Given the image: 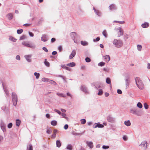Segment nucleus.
Instances as JSON below:
<instances>
[{
	"label": "nucleus",
	"mask_w": 150,
	"mask_h": 150,
	"mask_svg": "<svg viewBox=\"0 0 150 150\" xmlns=\"http://www.w3.org/2000/svg\"><path fill=\"white\" fill-rule=\"evenodd\" d=\"M16 59L18 60H20L21 59L19 55H17L16 57Z\"/></svg>",
	"instance_id": "nucleus-60"
},
{
	"label": "nucleus",
	"mask_w": 150,
	"mask_h": 150,
	"mask_svg": "<svg viewBox=\"0 0 150 150\" xmlns=\"http://www.w3.org/2000/svg\"><path fill=\"white\" fill-rule=\"evenodd\" d=\"M48 40L49 37L47 35L45 34H43L42 35L41 38V40L42 41L46 42Z\"/></svg>",
	"instance_id": "nucleus-7"
},
{
	"label": "nucleus",
	"mask_w": 150,
	"mask_h": 150,
	"mask_svg": "<svg viewBox=\"0 0 150 150\" xmlns=\"http://www.w3.org/2000/svg\"><path fill=\"white\" fill-rule=\"evenodd\" d=\"M31 57V55H25L24 56V57L26 60L28 62H31V60L30 59Z\"/></svg>",
	"instance_id": "nucleus-15"
},
{
	"label": "nucleus",
	"mask_w": 150,
	"mask_h": 150,
	"mask_svg": "<svg viewBox=\"0 0 150 150\" xmlns=\"http://www.w3.org/2000/svg\"><path fill=\"white\" fill-rule=\"evenodd\" d=\"M106 82L107 84H111V80L108 77L106 79Z\"/></svg>",
	"instance_id": "nucleus-31"
},
{
	"label": "nucleus",
	"mask_w": 150,
	"mask_h": 150,
	"mask_svg": "<svg viewBox=\"0 0 150 150\" xmlns=\"http://www.w3.org/2000/svg\"><path fill=\"white\" fill-rule=\"evenodd\" d=\"M93 128H103L104 127V125L101 124H100L99 122L97 123H95L93 125Z\"/></svg>",
	"instance_id": "nucleus-8"
},
{
	"label": "nucleus",
	"mask_w": 150,
	"mask_h": 150,
	"mask_svg": "<svg viewBox=\"0 0 150 150\" xmlns=\"http://www.w3.org/2000/svg\"><path fill=\"white\" fill-rule=\"evenodd\" d=\"M76 65L75 63L74 62H70L67 64L66 66L70 67H73Z\"/></svg>",
	"instance_id": "nucleus-19"
},
{
	"label": "nucleus",
	"mask_w": 150,
	"mask_h": 150,
	"mask_svg": "<svg viewBox=\"0 0 150 150\" xmlns=\"http://www.w3.org/2000/svg\"><path fill=\"white\" fill-rule=\"evenodd\" d=\"M12 100L14 106H16L18 101L17 96L15 93H13L12 94Z\"/></svg>",
	"instance_id": "nucleus-4"
},
{
	"label": "nucleus",
	"mask_w": 150,
	"mask_h": 150,
	"mask_svg": "<svg viewBox=\"0 0 150 150\" xmlns=\"http://www.w3.org/2000/svg\"><path fill=\"white\" fill-rule=\"evenodd\" d=\"M76 34L75 32H72L70 33V35L71 38L74 39V41L75 42L74 39H75V37L76 36Z\"/></svg>",
	"instance_id": "nucleus-22"
},
{
	"label": "nucleus",
	"mask_w": 150,
	"mask_h": 150,
	"mask_svg": "<svg viewBox=\"0 0 150 150\" xmlns=\"http://www.w3.org/2000/svg\"><path fill=\"white\" fill-rule=\"evenodd\" d=\"M113 44L115 45L116 47L119 48L122 45V41L120 40H117L116 39H115L113 42Z\"/></svg>",
	"instance_id": "nucleus-2"
},
{
	"label": "nucleus",
	"mask_w": 150,
	"mask_h": 150,
	"mask_svg": "<svg viewBox=\"0 0 150 150\" xmlns=\"http://www.w3.org/2000/svg\"><path fill=\"white\" fill-rule=\"evenodd\" d=\"M67 149L69 150H71L72 149V146L71 144H68L67 147Z\"/></svg>",
	"instance_id": "nucleus-37"
},
{
	"label": "nucleus",
	"mask_w": 150,
	"mask_h": 150,
	"mask_svg": "<svg viewBox=\"0 0 150 150\" xmlns=\"http://www.w3.org/2000/svg\"><path fill=\"white\" fill-rule=\"evenodd\" d=\"M58 50L59 52H61L62 50V47L61 46H59L58 47Z\"/></svg>",
	"instance_id": "nucleus-58"
},
{
	"label": "nucleus",
	"mask_w": 150,
	"mask_h": 150,
	"mask_svg": "<svg viewBox=\"0 0 150 150\" xmlns=\"http://www.w3.org/2000/svg\"><path fill=\"white\" fill-rule=\"evenodd\" d=\"M126 82V88H128L129 86V83L128 82V78H126L125 79Z\"/></svg>",
	"instance_id": "nucleus-33"
},
{
	"label": "nucleus",
	"mask_w": 150,
	"mask_h": 150,
	"mask_svg": "<svg viewBox=\"0 0 150 150\" xmlns=\"http://www.w3.org/2000/svg\"><path fill=\"white\" fill-rule=\"evenodd\" d=\"M102 34L105 38L107 37V33L105 30L103 31L102 32Z\"/></svg>",
	"instance_id": "nucleus-34"
},
{
	"label": "nucleus",
	"mask_w": 150,
	"mask_h": 150,
	"mask_svg": "<svg viewBox=\"0 0 150 150\" xmlns=\"http://www.w3.org/2000/svg\"><path fill=\"white\" fill-rule=\"evenodd\" d=\"M54 111L57 113L59 115H61V112L57 109H55L54 110Z\"/></svg>",
	"instance_id": "nucleus-54"
},
{
	"label": "nucleus",
	"mask_w": 150,
	"mask_h": 150,
	"mask_svg": "<svg viewBox=\"0 0 150 150\" xmlns=\"http://www.w3.org/2000/svg\"><path fill=\"white\" fill-rule=\"evenodd\" d=\"M102 148L104 149H107L109 148V146H108L103 145Z\"/></svg>",
	"instance_id": "nucleus-56"
},
{
	"label": "nucleus",
	"mask_w": 150,
	"mask_h": 150,
	"mask_svg": "<svg viewBox=\"0 0 150 150\" xmlns=\"http://www.w3.org/2000/svg\"><path fill=\"white\" fill-rule=\"evenodd\" d=\"M103 92L101 89H99L98 95L99 96L102 95L103 94Z\"/></svg>",
	"instance_id": "nucleus-42"
},
{
	"label": "nucleus",
	"mask_w": 150,
	"mask_h": 150,
	"mask_svg": "<svg viewBox=\"0 0 150 150\" xmlns=\"http://www.w3.org/2000/svg\"><path fill=\"white\" fill-rule=\"evenodd\" d=\"M7 17L8 20H11L13 17V14L12 13H9L7 14Z\"/></svg>",
	"instance_id": "nucleus-21"
},
{
	"label": "nucleus",
	"mask_w": 150,
	"mask_h": 150,
	"mask_svg": "<svg viewBox=\"0 0 150 150\" xmlns=\"http://www.w3.org/2000/svg\"><path fill=\"white\" fill-rule=\"evenodd\" d=\"M81 45L83 46H85L88 45V43L87 42L85 41H81Z\"/></svg>",
	"instance_id": "nucleus-27"
},
{
	"label": "nucleus",
	"mask_w": 150,
	"mask_h": 150,
	"mask_svg": "<svg viewBox=\"0 0 150 150\" xmlns=\"http://www.w3.org/2000/svg\"><path fill=\"white\" fill-rule=\"evenodd\" d=\"M57 132V130L54 129V130L53 134L52 135L51 137L53 139L54 138L56 137V133Z\"/></svg>",
	"instance_id": "nucleus-23"
},
{
	"label": "nucleus",
	"mask_w": 150,
	"mask_h": 150,
	"mask_svg": "<svg viewBox=\"0 0 150 150\" xmlns=\"http://www.w3.org/2000/svg\"><path fill=\"white\" fill-rule=\"evenodd\" d=\"M56 144L57 146L58 147H60L61 145V143L60 140H57Z\"/></svg>",
	"instance_id": "nucleus-26"
},
{
	"label": "nucleus",
	"mask_w": 150,
	"mask_h": 150,
	"mask_svg": "<svg viewBox=\"0 0 150 150\" xmlns=\"http://www.w3.org/2000/svg\"><path fill=\"white\" fill-rule=\"evenodd\" d=\"M42 50L46 52H48L47 49L45 47H44L42 48Z\"/></svg>",
	"instance_id": "nucleus-64"
},
{
	"label": "nucleus",
	"mask_w": 150,
	"mask_h": 150,
	"mask_svg": "<svg viewBox=\"0 0 150 150\" xmlns=\"http://www.w3.org/2000/svg\"><path fill=\"white\" fill-rule=\"evenodd\" d=\"M107 120L110 122H112L114 121V119L110 115H109L107 117Z\"/></svg>",
	"instance_id": "nucleus-16"
},
{
	"label": "nucleus",
	"mask_w": 150,
	"mask_h": 150,
	"mask_svg": "<svg viewBox=\"0 0 150 150\" xmlns=\"http://www.w3.org/2000/svg\"><path fill=\"white\" fill-rule=\"evenodd\" d=\"M118 30H119V31L118 32V36L120 37L123 35V30L122 29L120 28H119L118 29Z\"/></svg>",
	"instance_id": "nucleus-18"
},
{
	"label": "nucleus",
	"mask_w": 150,
	"mask_h": 150,
	"mask_svg": "<svg viewBox=\"0 0 150 150\" xmlns=\"http://www.w3.org/2000/svg\"><path fill=\"white\" fill-rule=\"evenodd\" d=\"M57 76L58 77H59L61 78L64 80V82H67V81L66 80V78L64 76L62 75H58V76Z\"/></svg>",
	"instance_id": "nucleus-40"
},
{
	"label": "nucleus",
	"mask_w": 150,
	"mask_h": 150,
	"mask_svg": "<svg viewBox=\"0 0 150 150\" xmlns=\"http://www.w3.org/2000/svg\"><path fill=\"white\" fill-rule=\"evenodd\" d=\"M80 89L82 91H83L84 92L86 93H88L87 88L85 86H81V87Z\"/></svg>",
	"instance_id": "nucleus-12"
},
{
	"label": "nucleus",
	"mask_w": 150,
	"mask_h": 150,
	"mask_svg": "<svg viewBox=\"0 0 150 150\" xmlns=\"http://www.w3.org/2000/svg\"><path fill=\"white\" fill-rule=\"evenodd\" d=\"M93 9L94 11L95 14L98 16L100 17L101 16L102 13L100 11L96 10L94 7H93Z\"/></svg>",
	"instance_id": "nucleus-9"
},
{
	"label": "nucleus",
	"mask_w": 150,
	"mask_h": 150,
	"mask_svg": "<svg viewBox=\"0 0 150 150\" xmlns=\"http://www.w3.org/2000/svg\"><path fill=\"white\" fill-rule=\"evenodd\" d=\"M149 24L148 23H144L142 24L141 26L143 28H146L148 27Z\"/></svg>",
	"instance_id": "nucleus-25"
},
{
	"label": "nucleus",
	"mask_w": 150,
	"mask_h": 150,
	"mask_svg": "<svg viewBox=\"0 0 150 150\" xmlns=\"http://www.w3.org/2000/svg\"><path fill=\"white\" fill-rule=\"evenodd\" d=\"M144 107L145 109H147L148 108V105L146 103L144 104Z\"/></svg>",
	"instance_id": "nucleus-52"
},
{
	"label": "nucleus",
	"mask_w": 150,
	"mask_h": 150,
	"mask_svg": "<svg viewBox=\"0 0 150 150\" xmlns=\"http://www.w3.org/2000/svg\"><path fill=\"white\" fill-rule=\"evenodd\" d=\"M136 84L138 88L140 90H143L144 88V84L142 80L137 77L135 78Z\"/></svg>",
	"instance_id": "nucleus-1"
},
{
	"label": "nucleus",
	"mask_w": 150,
	"mask_h": 150,
	"mask_svg": "<svg viewBox=\"0 0 150 150\" xmlns=\"http://www.w3.org/2000/svg\"><path fill=\"white\" fill-rule=\"evenodd\" d=\"M2 109L4 111H7L8 110V107H5L4 108V107L2 108Z\"/></svg>",
	"instance_id": "nucleus-55"
},
{
	"label": "nucleus",
	"mask_w": 150,
	"mask_h": 150,
	"mask_svg": "<svg viewBox=\"0 0 150 150\" xmlns=\"http://www.w3.org/2000/svg\"><path fill=\"white\" fill-rule=\"evenodd\" d=\"M2 85H3V89H4V92H5V93L6 94V95L8 96H9V93L7 89L6 88H5V87L4 86V84H3V82H2Z\"/></svg>",
	"instance_id": "nucleus-20"
},
{
	"label": "nucleus",
	"mask_w": 150,
	"mask_h": 150,
	"mask_svg": "<svg viewBox=\"0 0 150 150\" xmlns=\"http://www.w3.org/2000/svg\"><path fill=\"white\" fill-rule=\"evenodd\" d=\"M125 124L127 126H129L131 125V123L129 120H128L127 121H125L124 122Z\"/></svg>",
	"instance_id": "nucleus-29"
},
{
	"label": "nucleus",
	"mask_w": 150,
	"mask_h": 150,
	"mask_svg": "<svg viewBox=\"0 0 150 150\" xmlns=\"http://www.w3.org/2000/svg\"><path fill=\"white\" fill-rule=\"evenodd\" d=\"M57 94L59 96L63 97H66V95L65 94H63L62 93H57Z\"/></svg>",
	"instance_id": "nucleus-32"
},
{
	"label": "nucleus",
	"mask_w": 150,
	"mask_h": 150,
	"mask_svg": "<svg viewBox=\"0 0 150 150\" xmlns=\"http://www.w3.org/2000/svg\"><path fill=\"white\" fill-rule=\"evenodd\" d=\"M44 64L47 67H49L50 66V64L48 62H45Z\"/></svg>",
	"instance_id": "nucleus-53"
},
{
	"label": "nucleus",
	"mask_w": 150,
	"mask_h": 150,
	"mask_svg": "<svg viewBox=\"0 0 150 150\" xmlns=\"http://www.w3.org/2000/svg\"><path fill=\"white\" fill-rule=\"evenodd\" d=\"M137 47L138 50L140 51L141 50L142 48V46L141 45H137Z\"/></svg>",
	"instance_id": "nucleus-44"
},
{
	"label": "nucleus",
	"mask_w": 150,
	"mask_h": 150,
	"mask_svg": "<svg viewBox=\"0 0 150 150\" xmlns=\"http://www.w3.org/2000/svg\"><path fill=\"white\" fill-rule=\"evenodd\" d=\"M51 124L52 125L54 126L57 125V122L56 121L54 120L51 121Z\"/></svg>",
	"instance_id": "nucleus-28"
},
{
	"label": "nucleus",
	"mask_w": 150,
	"mask_h": 150,
	"mask_svg": "<svg viewBox=\"0 0 150 150\" xmlns=\"http://www.w3.org/2000/svg\"><path fill=\"white\" fill-rule=\"evenodd\" d=\"M9 39L10 40H11L14 42H16V39L13 37H10L9 38Z\"/></svg>",
	"instance_id": "nucleus-43"
},
{
	"label": "nucleus",
	"mask_w": 150,
	"mask_h": 150,
	"mask_svg": "<svg viewBox=\"0 0 150 150\" xmlns=\"http://www.w3.org/2000/svg\"><path fill=\"white\" fill-rule=\"evenodd\" d=\"M21 121L20 120L17 119L16 120V125L17 126H19L21 124Z\"/></svg>",
	"instance_id": "nucleus-30"
},
{
	"label": "nucleus",
	"mask_w": 150,
	"mask_h": 150,
	"mask_svg": "<svg viewBox=\"0 0 150 150\" xmlns=\"http://www.w3.org/2000/svg\"><path fill=\"white\" fill-rule=\"evenodd\" d=\"M22 44L24 46L29 47L32 48H35V45L34 44H30L29 42L28 41H23L22 42Z\"/></svg>",
	"instance_id": "nucleus-5"
},
{
	"label": "nucleus",
	"mask_w": 150,
	"mask_h": 150,
	"mask_svg": "<svg viewBox=\"0 0 150 150\" xmlns=\"http://www.w3.org/2000/svg\"><path fill=\"white\" fill-rule=\"evenodd\" d=\"M100 40V38L99 37H97L96 39H93V41L94 42L98 41Z\"/></svg>",
	"instance_id": "nucleus-50"
},
{
	"label": "nucleus",
	"mask_w": 150,
	"mask_h": 150,
	"mask_svg": "<svg viewBox=\"0 0 150 150\" xmlns=\"http://www.w3.org/2000/svg\"><path fill=\"white\" fill-rule=\"evenodd\" d=\"M61 114L62 115L63 117L66 119H67V117H66V114H65L64 113H62Z\"/></svg>",
	"instance_id": "nucleus-61"
},
{
	"label": "nucleus",
	"mask_w": 150,
	"mask_h": 150,
	"mask_svg": "<svg viewBox=\"0 0 150 150\" xmlns=\"http://www.w3.org/2000/svg\"><path fill=\"white\" fill-rule=\"evenodd\" d=\"M27 150H33V147L32 145L30 144L29 145V147L27 146Z\"/></svg>",
	"instance_id": "nucleus-46"
},
{
	"label": "nucleus",
	"mask_w": 150,
	"mask_h": 150,
	"mask_svg": "<svg viewBox=\"0 0 150 150\" xmlns=\"http://www.w3.org/2000/svg\"><path fill=\"white\" fill-rule=\"evenodd\" d=\"M109 9L110 10L113 11L117 9V8L115 4H112L109 6Z\"/></svg>",
	"instance_id": "nucleus-13"
},
{
	"label": "nucleus",
	"mask_w": 150,
	"mask_h": 150,
	"mask_svg": "<svg viewBox=\"0 0 150 150\" xmlns=\"http://www.w3.org/2000/svg\"><path fill=\"white\" fill-rule=\"evenodd\" d=\"M34 75L35 76L36 78L37 79H38L39 78L40 76V74L39 73H37L36 72L34 73Z\"/></svg>",
	"instance_id": "nucleus-35"
},
{
	"label": "nucleus",
	"mask_w": 150,
	"mask_h": 150,
	"mask_svg": "<svg viewBox=\"0 0 150 150\" xmlns=\"http://www.w3.org/2000/svg\"><path fill=\"white\" fill-rule=\"evenodd\" d=\"M23 30L22 29L20 30L18 29L17 31V32L18 34H21L23 32Z\"/></svg>",
	"instance_id": "nucleus-45"
},
{
	"label": "nucleus",
	"mask_w": 150,
	"mask_h": 150,
	"mask_svg": "<svg viewBox=\"0 0 150 150\" xmlns=\"http://www.w3.org/2000/svg\"><path fill=\"white\" fill-rule=\"evenodd\" d=\"M52 132V130L50 129H47L46 132L48 134H50L51 132Z\"/></svg>",
	"instance_id": "nucleus-59"
},
{
	"label": "nucleus",
	"mask_w": 150,
	"mask_h": 150,
	"mask_svg": "<svg viewBox=\"0 0 150 150\" xmlns=\"http://www.w3.org/2000/svg\"><path fill=\"white\" fill-rule=\"evenodd\" d=\"M137 107L140 108H141L142 107V104L140 102H139L137 103Z\"/></svg>",
	"instance_id": "nucleus-41"
},
{
	"label": "nucleus",
	"mask_w": 150,
	"mask_h": 150,
	"mask_svg": "<svg viewBox=\"0 0 150 150\" xmlns=\"http://www.w3.org/2000/svg\"><path fill=\"white\" fill-rule=\"evenodd\" d=\"M81 123L82 124H84L86 122V120L84 119H82L81 120Z\"/></svg>",
	"instance_id": "nucleus-48"
},
{
	"label": "nucleus",
	"mask_w": 150,
	"mask_h": 150,
	"mask_svg": "<svg viewBox=\"0 0 150 150\" xmlns=\"http://www.w3.org/2000/svg\"><path fill=\"white\" fill-rule=\"evenodd\" d=\"M49 79L47 78H43L42 79V81L45 82V81H47L48 82Z\"/></svg>",
	"instance_id": "nucleus-47"
},
{
	"label": "nucleus",
	"mask_w": 150,
	"mask_h": 150,
	"mask_svg": "<svg viewBox=\"0 0 150 150\" xmlns=\"http://www.w3.org/2000/svg\"><path fill=\"white\" fill-rule=\"evenodd\" d=\"M130 112L131 113L137 116H140L142 114L140 111L136 108L130 109Z\"/></svg>",
	"instance_id": "nucleus-3"
},
{
	"label": "nucleus",
	"mask_w": 150,
	"mask_h": 150,
	"mask_svg": "<svg viewBox=\"0 0 150 150\" xmlns=\"http://www.w3.org/2000/svg\"><path fill=\"white\" fill-rule=\"evenodd\" d=\"M12 123H10L8 124L7 127L8 128H11L12 127Z\"/></svg>",
	"instance_id": "nucleus-49"
},
{
	"label": "nucleus",
	"mask_w": 150,
	"mask_h": 150,
	"mask_svg": "<svg viewBox=\"0 0 150 150\" xmlns=\"http://www.w3.org/2000/svg\"><path fill=\"white\" fill-rule=\"evenodd\" d=\"M48 82L54 85H55L57 84L54 81L52 80H50L49 79V80Z\"/></svg>",
	"instance_id": "nucleus-36"
},
{
	"label": "nucleus",
	"mask_w": 150,
	"mask_h": 150,
	"mask_svg": "<svg viewBox=\"0 0 150 150\" xmlns=\"http://www.w3.org/2000/svg\"><path fill=\"white\" fill-rule=\"evenodd\" d=\"M60 66L62 68L66 69L67 66L65 65L61 64Z\"/></svg>",
	"instance_id": "nucleus-57"
},
{
	"label": "nucleus",
	"mask_w": 150,
	"mask_h": 150,
	"mask_svg": "<svg viewBox=\"0 0 150 150\" xmlns=\"http://www.w3.org/2000/svg\"><path fill=\"white\" fill-rule=\"evenodd\" d=\"M86 143L88 146L91 149H92L93 147V143L92 142H88L86 141Z\"/></svg>",
	"instance_id": "nucleus-14"
},
{
	"label": "nucleus",
	"mask_w": 150,
	"mask_h": 150,
	"mask_svg": "<svg viewBox=\"0 0 150 150\" xmlns=\"http://www.w3.org/2000/svg\"><path fill=\"white\" fill-rule=\"evenodd\" d=\"M84 132V131H83V132L81 133H77L74 132H72V134L74 135L78 136L79 135H81Z\"/></svg>",
	"instance_id": "nucleus-24"
},
{
	"label": "nucleus",
	"mask_w": 150,
	"mask_h": 150,
	"mask_svg": "<svg viewBox=\"0 0 150 150\" xmlns=\"http://www.w3.org/2000/svg\"><path fill=\"white\" fill-rule=\"evenodd\" d=\"M114 22H115L117 23H118L120 24H123L125 23V22L124 21H114Z\"/></svg>",
	"instance_id": "nucleus-39"
},
{
	"label": "nucleus",
	"mask_w": 150,
	"mask_h": 150,
	"mask_svg": "<svg viewBox=\"0 0 150 150\" xmlns=\"http://www.w3.org/2000/svg\"><path fill=\"white\" fill-rule=\"evenodd\" d=\"M0 126L1 129L2 130L3 132H4L6 131V125L4 124V122L1 121L0 123Z\"/></svg>",
	"instance_id": "nucleus-10"
},
{
	"label": "nucleus",
	"mask_w": 150,
	"mask_h": 150,
	"mask_svg": "<svg viewBox=\"0 0 150 150\" xmlns=\"http://www.w3.org/2000/svg\"><path fill=\"white\" fill-rule=\"evenodd\" d=\"M68 125L67 124H66L64 126V129L66 130L68 128Z\"/></svg>",
	"instance_id": "nucleus-63"
},
{
	"label": "nucleus",
	"mask_w": 150,
	"mask_h": 150,
	"mask_svg": "<svg viewBox=\"0 0 150 150\" xmlns=\"http://www.w3.org/2000/svg\"><path fill=\"white\" fill-rule=\"evenodd\" d=\"M85 61L87 62H91V59L89 57H87L85 58Z\"/></svg>",
	"instance_id": "nucleus-51"
},
{
	"label": "nucleus",
	"mask_w": 150,
	"mask_h": 150,
	"mask_svg": "<svg viewBox=\"0 0 150 150\" xmlns=\"http://www.w3.org/2000/svg\"><path fill=\"white\" fill-rule=\"evenodd\" d=\"M103 57L105 61L107 62H108L110 60V57L109 55H106L105 56H103Z\"/></svg>",
	"instance_id": "nucleus-17"
},
{
	"label": "nucleus",
	"mask_w": 150,
	"mask_h": 150,
	"mask_svg": "<svg viewBox=\"0 0 150 150\" xmlns=\"http://www.w3.org/2000/svg\"><path fill=\"white\" fill-rule=\"evenodd\" d=\"M76 54V52L75 50H73L71 54L69 56V58L70 59H71L74 57L75 55Z\"/></svg>",
	"instance_id": "nucleus-11"
},
{
	"label": "nucleus",
	"mask_w": 150,
	"mask_h": 150,
	"mask_svg": "<svg viewBox=\"0 0 150 150\" xmlns=\"http://www.w3.org/2000/svg\"><path fill=\"white\" fill-rule=\"evenodd\" d=\"M139 146H141L142 150H146L147 149V142L146 141H142Z\"/></svg>",
	"instance_id": "nucleus-6"
},
{
	"label": "nucleus",
	"mask_w": 150,
	"mask_h": 150,
	"mask_svg": "<svg viewBox=\"0 0 150 150\" xmlns=\"http://www.w3.org/2000/svg\"><path fill=\"white\" fill-rule=\"evenodd\" d=\"M25 36L24 35H23L22 36H21L20 38V39L21 40H23L25 38Z\"/></svg>",
	"instance_id": "nucleus-62"
},
{
	"label": "nucleus",
	"mask_w": 150,
	"mask_h": 150,
	"mask_svg": "<svg viewBox=\"0 0 150 150\" xmlns=\"http://www.w3.org/2000/svg\"><path fill=\"white\" fill-rule=\"evenodd\" d=\"M105 64V63L104 62H102L99 63L98 65L99 66L102 67L104 66Z\"/></svg>",
	"instance_id": "nucleus-38"
}]
</instances>
